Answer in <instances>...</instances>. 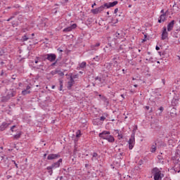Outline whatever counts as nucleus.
I'll return each instance as SVG.
<instances>
[{
  "mask_svg": "<svg viewBox=\"0 0 180 180\" xmlns=\"http://www.w3.org/2000/svg\"><path fill=\"white\" fill-rule=\"evenodd\" d=\"M98 136L100 139H103V140H107L109 143H115V137L110 135V131H103L98 134Z\"/></svg>",
  "mask_w": 180,
  "mask_h": 180,
  "instance_id": "nucleus-1",
  "label": "nucleus"
},
{
  "mask_svg": "<svg viewBox=\"0 0 180 180\" xmlns=\"http://www.w3.org/2000/svg\"><path fill=\"white\" fill-rule=\"evenodd\" d=\"M61 164H63L62 158L59 159L57 162L52 163L51 165L48 166L46 167L48 174L51 176L53 175V169H56V168H60V165H61Z\"/></svg>",
  "mask_w": 180,
  "mask_h": 180,
  "instance_id": "nucleus-2",
  "label": "nucleus"
},
{
  "mask_svg": "<svg viewBox=\"0 0 180 180\" xmlns=\"http://www.w3.org/2000/svg\"><path fill=\"white\" fill-rule=\"evenodd\" d=\"M152 174H153L154 180H161L164 178V174L161 173V171L158 167H154L152 169Z\"/></svg>",
  "mask_w": 180,
  "mask_h": 180,
  "instance_id": "nucleus-3",
  "label": "nucleus"
},
{
  "mask_svg": "<svg viewBox=\"0 0 180 180\" xmlns=\"http://www.w3.org/2000/svg\"><path fill=\"white\" fill-rule=\"evenodd\" d=\"M135 136L136 132H134V130H133L132 134L131 135V138L129 140V150H133V147H134V143H135Z\"/></svg>",
  "mask_w": 180,
  "mask_h": 180,
  "instance_id": "nucleus-4",
  "label": "nucleus"
},
{
  "mask_svg": "<svg viewBox=\"0 0 180 180\" xmlns=\"http://www.w3.org/2000/svg\"><path fill=\"white\" fill-rule=\"evenodd\" d=\"M105 8H106V6H105L104 4L97 8L91 9V13H94V15H98V13H101V12H103V11L105 10Z\"/></svg>",
  "mask_w": 180,
  "mask_h": 180,
  "instance_id": "nucleus-5",
  "label": "nucleus"
},
{
  "mask_svg": "<svg viewBox=\"0 0 180 180\" xmlns=\"http://www.w3.org/2000/svg\"><path fill=\"white\" fill-rule=\"evenodd\" d=\"M60 157H61V155H60V153H56V154L51 153L48 155L47 160L49 161H53V160H58Z\"/></svg>",
  "mask_w": 180,
  "mask_h": 180,
  "instance_id": "nucleus-6",
  "label": "nucleus"
},
{
  "mask_svg": "<svg viewBox=\"0 0 180 180\" xmlns=\"http://www.w3.org/2000/svg\"><path fill=\"white\" fill-rule=\"evenodd\" d=\"M1 164H3L4 168H8L9 167V159H8V157H1Z\"/></svg>",
  "mask_w": 180,
  "mask_h": 180,
  "instance_id": "nucleus-7",
  "label": "nucleus"
},
{
  "mask_svg": "<svg viewBox=\"0 0 180 180\" xmlns=\"http://www.w3.org/2000/svg\"><path fill=\"white\" fill-rule=\"evenodd\" d=\"M55 60H57V55H56V53H48V61H50V63H54Z\"/></svg>",
  "mask_w": 180,
  "mask_h": 180,
  "instance_id": "nucleus-8",
  "label": "nucleus"
},
{
  "mask_svg": "<svg viewBox=\"0 0 180 180\" xmlns=\"http://www.w3.org/2000/svg\"><path fill=\"white\" fill-rule=\"evenodd\" d=\"M119 4V1H115L113 2H110V3H105L104 4V6L107 8V9H109V8H113V6H116Z\"/></svg>",
  "mask_w": 180,
  "mask_h": 180,
  "instance_id": "nucleus-9",
  "label": "nucleus"
},
{
  "mask_svg": "<svg viewBox=\"0 0 180 180\" xmlns=\"http://www.w3.org/2000/svg\"><path fill=\"white\" fill-rule=\"evenodd\" d=\"M77 28V24H72L71 26L68 27L66 28H64L63 32L64 33H67L68 32H71L73 30V29H76Z\"/></svg>",
  "mask_w": 180,
  "mask_h": 180,
  "instance_id": "nucleus-10",
  "label": "nucleus"
},
{
  "mask_svg": "<svg viewBox=\"0 0 180 180\" xmlns=\"http://www.w3.org/2000/svg\"><path fill=\"white\" fill-rule=\"evenodd\" d=\"M162 32V40H167L168 39V32H167V27H163Z\"/></svg>",
  "mask_w": 180,
  "mask_h": 180,
  "instance_id": "nucleus-11",
  "label": "nucleus"
},
{
  "mask_svg": "<svg viewBox=\"0 0 180 180\" xmlns=\"http://www.w3.org/2000/svg\"><path fill=\"white\" fill-rule=\"evenodd\" d=\"M16 96V91H13V90H11L10 91L8 92L7 96L6 98V101H8V99H11V98H13V96Z\"/></svg>",
  "mask_w": 180,
  "mask_h": 180,
  "instance_id": "nucleus-12",
  "label": "nucleus"
},
{
  "mask_svg": "<svg viewBox=\"0 0 180 180\" xmlns=\"http://www.w3.org/2000/svg\"><path fill=\"white\" fill-rule=\"evenodd\" d=\"M174 25H175V20H172L168 25H167V32H171L174 29Z\"/></svg>",
  "mask_w": 180,
  "mask_h": 180,
  "instance_id": "nucleus-13",
  "label": "nucleus"
},
{
  "mask_svg": "<svg viewBox=\"0 0 180 180\" xmlns=\"http://www.w3.org/2000/svg\"><path fill=\"white\" fill-rule=\"evenodd\" d=\"M113 50V49L112 48V44H108V46H106L104 48V51L105 53H108V54L110 53V51Z\"/></svg>",
  "mask_w": 180,
  "mask_h": 180,
  "instance_id": "nucleus-14",
  "label": "nucleus"
},
{
  "mask_svg": "<svg viewBox=\"0 0 180 180\" xmlns=\"http://www.w3.org/2000/svg\"><path fill=\"white\" fill-rule=\"evenodd\" d=\"M75 84V81L72 79V76H70V81L68 82V89H71V88H72V85H74Z\"/></svg>",
  "mask_w": 180,
  "mask_h": 180,
  "instance_id": "nucleus-15",
  "label": "nucleus"
},
{
  "mask_svg": "<svg viewBox=\"0 0 180 180\" xmlns=\"http://www.w3.org/2000/svg\"><path fill=\"white\" fill-rule=\"evenodd\" d=\"M165 14H161L160 16L158 18V23H162L163 22H165L167 20Z\"/></svg>",
  "mask_w": 180,
  "mask_h": 180,
  "instance_id": "nucleus-16",
  "label": "nucleus"
},
{
  "mask_svg": "<svg viewBox=\"0 0 180 180\" xmlns=\"http://www.w3.org/2000/svg\"><path fill=\"white\" fill-rule=\"evenodd\" d=\"M10 124L11 123L3 122L1 125V131H4V130H5L6 129H8Z\"/></svg>",
  "mask_w": 180,
  "mask_h": 180,
  "instance_id": "nucleus-17",
  "label": "nucleus"
},
{
  "mask_svg": "<svg viewBox=\"0 0 180 180\" xmlns=\"http://www.w3.org/2000/svg\"><path fill=\"white\" fill-rule=\"evenodd\" d=\"M99 155L96 153V152H94L92 154L91 161H96L97 160H99Z\"/></svg>",
  "mask_w": 180,
  "mask_h": 180,
  "instance_id": "nucleus-18",
  "label": "nucleus"
},
{
  "mask_svg": "<svg viewBox=\"0 0 180 180\" xmlns=\"http://www.w3.org/2000/svg\"><path fill=\"white\" fill-rule=\"evenodd\" d=\"M95 81H99L100 84L102 85H105L106 84V82H105V79H102L101 77H96L94 78Z\"/></svg>",
  "mask_w": 180,
  "mask_h": 180,
  "instance_id": "nucleus-19",
  "label": "nucleus"
},
{
  "mask_svg": "<svg viewBox=\"0 0 180 180\" xmlns=\"http://www.w3.org/2000/svg\"><path fill=\"white\" fill-rule=\"evenodd\" d=\"M93 124L94 126H99V124H102V122H101L99 118H97L93 120Z\"/></svg>",
  "mask_w": 180,
  "mask_h": 180,
  "instance_id": "nucleus-20",
  "label": "nucleus"
},
{
  "mask_svg": "<svg viewBox=\"0 0 180 180\" xmlns=\"http://www.w3.org/2000/svg\"><path fill=\"white\" fill-rule=\"evenodd\" d=\"M101 100L103 102L105 103L106 106L109 105V100L108 98H106V96H102Z\"/></svg>",
  "mask_w": 180,
  "mask_h": 180,
  "instance_id": "nucleus-21",
  "label": "nucleus"
},
{
  "mask_svg": "<svg viewBox=\"0 0 180 180\" xmlns=\"http://www.w3.org/2000/svg\"><path fill=\"white\" fill-rule=\"evenodd\" d=\"M112 65H113V63H106L104 64V67L107 70H110V68H112Z\"/></svg>",
  "mask_w": 180,
  "mask_h": 180,
  "instance_id": "nucleus-22",
  "label": "nucleus"
},
{
  "mask_svg": "<svg viewBox=\"0 0 180 180\" xmlns=\"http://www.w3.org/2000/svg\"><path fill=\"white\" fill-rule=\"evenodd\" d=\"M79 68H85V67H86V62H82L79 64Z\"/></svg>",
  "mask_w": 180,
  "mask_h": 180,
  "instance_id": "nucleus-23",
  "label": "nucleus"
},
{
  "mask_svg": "<svg viewBox=\"0 0 180 180\" xmlns=\"http://www.w3.org/2000/svg\"><path fill=\"white\" fill-rule=\"evenodd\" d=\"M64 81H63V79H59V85H60V88H59V91H63V84Z\"/></svg>",
  "mask_w": 180,
  "mask_h": 180,
  "instance_id": "nucleus-24",
  "label": "nucleus"
},
{
  "mask_svg": "<svg viewBox=\"0 0 180 180\" xmlns=\"http://www.w3.org/2000/svg\"><path fill=\"white\" fill-rule=\"evenodd\" d=\"M56 74H58L60 77H64V72L61 70H56Z\"/></svg>",
  "mask_w": 180,
  "mask_h": 180,
  "instance_id": "nucleus-25",
  "label": "nucleus"
},
{
  "mask_svg": "<svg viewBox=\"0 0 180 180\" xmlns=\"http://www.w3.org/2000/svg\"><path fill=\"white\" fill-rule=\"evenodd\" d=\"M29 94H30V90L25 89V90H23L22 91V95H23L24 96H25V95H27Z\"/></svg>",
  "mask_w": 180,
  "mask_h": 180,
  "instance_id": "nucleus-26",
  "label": "nucleus"
},
{
  "mask_svg": "<svg viewBox=\"0 0 180 180\" xmlns=\"http://www.w3.org/2000/svg\"><path fill=\"white\" fill-rule=\"evenodd\" d=\"M41 57L43 61H46L47 57H48V53L43 54V55L41 56Z\"/></svg>",
  "mask_w": 180,
  "mask_h": 180,
  "instance_id": "nucleus-27",
  "label": "nucleus"
},
{
  "mask_svg": "<svg viewBox=\"0 0 180 180\" xmlns=\"http://www.w3.org/2000/svg\"><path fill=\"white\" fill-rule=\"evenodd\" d=\"M156 150H157V147L155 146V145H153V146H151L150 151H151L152 153H155Z\"/></svg>",
  "mask_w": 180,
  "mask_h": 180,
  "instance_id": "nucleus-28",
  "label": "nucleus"
},
{
  "mask_svg": "<svg viewBox=\"0 0 180 180\" xmlns=\"http://www.w3.org/2000/svg\"><path fill=\"white\" fill-rule=\"evenodd\" d=\"M28 39H29V37H27V35H24V36L22 37L21 40H22V41H27Z\"/></svg>",
  "mask_w": 180,
  "mask_h": 180,
  "instance_id": "nucleus-29",
  "label": "nucleus"
},
{
  "mask_svg": "<svg viewBox=\"0 0 180 180\" xmlns=\"http://www.w3.org/2000/svg\"><path fill=\"white\" fill-rule=\"evenodd\" d=\"M20 136H21V134L18 133V134L14 135L13 138L15 139L16 140H18V139H20Z\"/></svg>",
  "mask_w": 180,
  "mask_h": 180,
  "instance_id": "nucleus-30",
  "label": "nucleus"
},
{
  "mask_svg": "<svg viewBox=\"0 0 180 180\" xmlns=\"http://www.w3.org/2000/svg\"><path fill=\"white\" fill-rule=\"evenodd\" d=\"M60 60H61V57H59V58H56V59L54 60L53 63H54L56 65H57V64H58V61H60Z\"/></svg>",
  "mask_w": 180,
  "mask_h": 180,
  "instance_id": "nucleus-31",
  "label": "nucleus"
},
{
  "mask_svg": "<svg viewBox=\"0 0 180 180\" xmlns=\"http://www.w3.org/2000/svg\"><path fill=\"white\" fill-rule=\"evenodd\" d=\"M16 129H17L16 125H13V127H11V131H16Z\"/></svg>",
  "mask_w": 180,
  "mask_h": 180,
  "instance_id": "nucleus-32",
  "label": "nucleus"
},
{
  "mask_svg": "<svg viewBox=\"0 0 180 180\" xmlns=\"http://www.w3.org/2000/svg\"><path fill=\"white\" fill-rule=\"evenodd\" d=\"M94 60H95V61H101V56H96L94 58Z\"/></svg>",
  "mask_w": 180,
  "mask_h": 180,
  "instance_id": "nucleus-33",
  "label": "nucleus"
},
{
  "mask_svg": "<svg viewBox=\"0 0 180 180\" xmlns=\"http://www.w3.org/2000/svg\"><path fill=\"white\" fill-rule=\"evenodd\" d=\"M99 46H101V43L97 42L96 44L93 45L92 47L95 49V47H99Z\"/></svg>",
  "mask_w": 180,
  "mask_h": 180,
  "instance_id": "nucleus-34",
  "label": "nucleus"
},
{
  "mask_svg": "<svg viewBox=\"0 0 180 180\" xmlns=\"http://www.w3.org/2000/svg\"><path fill=\"white\" fill-rule=\"evenodd\" d=\"M114 36L116 37V39H120V34H119L118 32H115Z\"/></svg>",
  "mask_w": 180,
  "mask_h": 180,
  "instance_id": "nucleus-35",
  "label": "nucleus"
},
{
  "mask_svg": "<svg viewBox=\"0 0 180 180\" xmlns=\"http://www.w3.org/2000/svg\"><path fill=\"white\" fill-rule=\"evenodd\" d=\"M100 122H105V120H106V117H101L100 119H99Z\"/></svg>",
  "mask_w": 180,
  "mask_h": 180,
  "instance_id": "nucleus-36",
  "label": "nucleus"
},
{
  "mask_svg": "<svg viewBox=\"0 0 180 180\" xmlns=\"http://www.w3.org/2000/svg\"><path fill=\"white\" fill-rule=\"evenodd\" d=\"M159 110H160V112H159V115H161V113L164 112V107L162 106L160 107Z\"/></svg>",
  "mask_w": 180,
  "mask_h": 180,
  "instance_id": "nucleus-37",
  "label": "nucleus"
},
{
  "mask_svg": "<svg viewBox=\"0 0 180 180\" xmlns=\"http://www.w3.org/2000/svg\"><path fill=\"white\" fill-rule=\"evenodd\" d=\"M176 156L180 157V150H179L178 149H176Z\"/></svg>",
  "mask_w": 180,
  "mask_h": 180,
  "instance_id": "nucleus-38",
  "label": "nucleus"
},
{
  "mask_svg": "<svg viewBox=\"0 0 180 180\" xmlns=\"http://www.w3.org/2000/svg\"><path fill=\"white\" fill-rule=\"evenodd\" d=\"M116 60H119V56H115L112 58V61H116Z\"/></svg>",
  "mask_w": 180,
  "mask_h": 180,
  "instance_id": "nucleus-39",
  "label": "nucleus"
},
{
  "mask_svg": "<svg viewBox=\"0 0 180 180\" xmlns=\"http://www.w3.org/2000/svg\"><path fill=\"white\" fill-rule=\"evenodd\" d=\"M57 50H58V51H59L60 53V57L61 58V56H63V53H63V50L61 49H60V48H58Z\"/></svg>",
  "mask_w": 180,
  "mask_h": 180,
  "instance_id": "nucleus-40",
  "label": "nucleus"
},
{
  "mask_svg": "<svg viewBox=\"0 0 180 180\" xmlns=\"http://www.w3.org/2000/svg\"><path fill=\"white\" fill-rule=\"evenodd\" d=\"M138 165H139V167L141 166V165H143V160H140L139 161Z\"/></svg>",
  "mask_w": 180,
  "mask_h": 180,
  "instance_id": "nucleus-41",
  "label": "nucleus"
},
{
  "mask_svg": "<svg viewBox=\"0 0 180 180\" xmlns=\"http://www.w3.org/2000/svg\"><path fill=\"white\" fill-rule=\"evenodd\" d=\"M148 61H149V63H154V58H153V57H150V58L148 59Z\"/></svg>",
  "mask_w": 180,
  "mask_h": 180,
  "instance_id": "nucleus-42",
  "label": "nucleus"
},
{
  "mask_svg": "<svg viewBox=\"0 0 180 180\" xmlns=\"http://www.w3.org/2000/svg\"><path fill=\"white\" fill-rule=\"evenodd\" d=\"M12 162L14 163L15 166L16 167V168H19V167L18 166L17 162L15 160H12Z\"/></svg>",
  "mask_w": 180,
  "mask_h": 180,
  "instance_id": "nucleus-43",
  "label": "nucleus"
},
{
  "mask_svg": "<svg viewBox=\"0 0 180 180\" xmlns=\"http://www.w3.org/2000/svg\"><path fill=\"white\" fill-rule=\"evenodd\" d=\"M72 79H75V78H78V75H74L72 76Z\"/></svg>",
  "mask_w": 180,
  "mask_h": 180,
  "instance_id": "nucleus-44",
  "label": "nucleus"
},
{
  "mask_svg": "<svg viewBox=\"0 0 180 180\" xmlns=\"http://www.w3.org/2000/svg\"><path fill=\"white\" fill-rule=\"evenodd\" d=\"M160 13H162V15L165 14L167 16V13L164 11V9L161 10Z\"/></svg>",
  "mask_w": 180,
  "mask_h": 180,
  "instance_id": "nucleus-45",
  "label": "nucleus"
},
{
  "mask_svg": "<svg viewBox=\"0 0 180 180\" xmlns=\"http://www.w3.org/2000/svg\"><path fill=\"white\" fill-rule=\"evenodd\" d=\"M118 139H119V140H121V139H123V135L118 134Z\"/></svg>",
  "mask_w": 180,
  "mask_h": 180,
  "instance_id": "nucleus-46",
  "label": "nucleus"
},
{
  "mask_svg": "<svg viewBox=\"0 0 180 180\" xmlns=\"http://www.w3.org/2000/svg\"><path fill=\"white\" fill-rule=\"evenodd\" d=\"M8 82H9V80H8V79L2 81L3 84H8Z\"/></svg>",
  "mask_w": 180,
  "mask_h": 180,
  "instance_id": "nucleus-47",
  "label": "nucleus"
},
{
  "mask_svg": "<svg viewBox=\"0 0 180 180\" xmlns=\"http://www.w3.org/2000/svg\"><path fill=\"white\" fill-rule=\"evenodd\" d=\"M117 12H119V8H115L114 11V13H117Z\"/></svg>",
  "mask_w": 180,
  "mask_h": 180,
  "instance_id": "nucleus-48",
  "label": "nucleus"
},
{
  "mask_svg": "<svg viewBox=\"0 0 180 180\" xmlns=\"http://www.w3.org/2000/svg\"><path fill=\"white\" fill-rule=\"evenodd\" d=\"M29 89H30V86L28 85V86H27L25 90H26V91H29Z\"/></svg>",
  "mask_w": 180,
  "mask_h": 180,
  "instance_id": "nucleus-49",
  "label": "nucleus"
},
{
  "mask_svg": "<svg viewBox=\"0 0 180 180\" xmlns=\"http://www.w3.org/2000/svg\"><path fill=\"white\" fill-rule=\"evenodd\" d=\"M39 63V58L37 57V60H35V64H37Z\"/></svg>",
  "mask_w": 180,
  "mask_h": 180,
  "instance_id": "nucleus-50",
  "label": "nucleus"
},
{
  "mask_svg": "<svg viewBox=\"0 0 180 180\" xmlns=\"http://www.w3.org/2000/svg\"><path fill=\"white\" fill-rule=\"evenodd\" d=\"M12 19H13V17H11L10 18H8V19L7 20V22H9L10 20H12Z\"/></svg>",
  "mask_w": 180,
  "mask_h": 180,
  "instance_id": "nucleus-51",
  "label": "nucleus"
},
{
  "mask_svg": "<svg viewBox=\"0 0 180 180\" xmlns=\"http://www.w3.org/2000/svg\"><path fill=\"white\" fill-rule=\"evenodd\" d=\"M155 50H157V51H158V50H160V46H156V47H155Z\"/></svg>",
  "mask_w": 180,
  "mask_h": 180,
  "instance_id": "nucleus-52",
  "label": "nucleus"
},
{
  "mask_svg": "<svg viewBox=\"0 0 180 180\" xmlns=\"http://www.w3.org/2000/svg\"><path fill=\"white\" fill-rule=\"evenodd\" d=\"M120 155H121V157H122V155H124V153L123 152L120 153Z\"/></svg>",
  "mask_w": 180,
  "mask_h": 180,
  "instance_id": "nucleus-53",
  "label": "nucleus"
},
{
  "mask_svg": "<svg viewBox=\"0 0 180 180\" xmlns=\"http://www.w3.org/2000/svg\"><path fill=\"white\" fill-rule=\"evenodd\" d=\"M94 6H96V3H94V4L91 6V8H94Z\"/></svg>",
  "mask_w": 180,
  "mask_h": 180,
  "instance_id": "nucleus-54",
  "label": "nucleus"
},
{
  "mask_svg": "<svg viewBox=\"0 0 180 180\" xmlns=\"http://www.w3.org/2000/svg\"><path fill=\"white\" fill-rule=\"evenodd\" d=\"M55 65H56V63H51V67H54Z\"/></svg>",
  "mask_w": 180,
  "mask_h": 180,
  "instance_id": "nucleus-55",
  "label": "nucleus"
},
{
  "mask_svg": "<svg viewBox=\"0 0 180 180\" xmlns=\"http://www.w3.org/2000/svg\"><path fill=\"white\" fill-rule=\"evenodd\" d=\"M88 167H89V164H86L85 165V168H88Z\"/></svg>",
  "mask_w": 180,
  "mask_h": 180,
  "instance_id": "nucleus-56",
  "label": "nucleus"
},
{
  "mask_svg": "<svg viewBox=\"0 0 180 180\" xmlns=\"http://www.w3.org/2000/svg\"><path fill=\"white\" fill-rule=\"evenodd\" d=\"M146 109L148 110L150 109V106H146Z\"/></svg>",
  "mask_w": 180,
  "mask_h": 180,
  "instance_id": "nucleus-57",
  "label": "nucleus"
},
{
  "mask_svg": "<svg viewBox=\"0 0 180 180\" xmlns=\"http://www.w3.org/2000/svg\"><path fill=\"white\" fill-rule=\"evenodd\" d=\"M125 70L124 69H122V72H123V74H126V72H125Z\"/></svg>",
  "mask_w": 180,
  "mask_h": 180,
  "instance_id": "nucleus-58",
  "label": "nucleus"
},
{
  "mask_svg": "<svg viewBox=\"0 0 180 180\" xmlns=\"http://www.w3.org/2000/svg\"><path fill=\"white\" fill-rule=\"evenodd\" d=\"M98 96L101 98V99H102V96H102L101 94H99Z\"/></svg>",
  "mask_w": 180,
  "mask_h": 180,
  "instance_id": "nucleus-59",
  "label": "nucleus"
},
{
  "mask_svg": "<svg viewBox=\"0 0 180 180\" xmlns=\"http://www.w3.org/2000/svg\"><path fill=\"white\" fill-rule=\"evenodd\" d=\"M177 150H179L180 151V145L178 146Z\"/></svg>",
  "mask_w": 180,
  "mask_h": 180,
  "instance_id": "nucleus-60",
  "label": "nucleus"
},
{
  "mask_svg": "<svg viewBox=\"0 0 180 180\" xmlns=\"http://www.w3.org/2000/svg\"><path fill=\"white\" fill-rule=\"evenodd\" d=\"M45 157H47V153L44 154V158H45Z\"/></svg>",
  "mask_w": 180,
  "mask_h": 180,
  "instance_id": "nucleus-61",
  "label": "nucleus"
},
{
  "mask_svg": "<svg viewBox=\"0 0 180 180\" xmlns=\"http://www.w3.org/2000/svg\"><path fill=\"white\" fill-rule=\"evenodd\" d=\"M134 88H137V86H139V85L134 84Z\"/></svg>",
  "mask_w": 180,
  "mask_h": 180,
  "instance_id": "nucleus-62",
  "label": "nucleus"
},
{
  "mask_svg": "<svg viewBox=\"0 0 180 180\" xmlns=\"http://www.w3.org/2000/svg\"><path fill=\"white\" fill-rule=\"evenodd\" d=\"M76 137H79V134L77 133V134H76Z\"/></svg>",
  "mask_w": 180,
  "mask_h": 180,
  "instance_id": "nucleus-63",
  "label": "nucleus"
},
{
  "mask_svg": "<svg viewBox=\"0 0 180 180\" xmlns=\"http://www.w3.org/2000/svg\"><path fill=\"white\" fill-rule=\"evenodd\" d=\"M59 179H60V180L63 179V176H60V177H59Z\"/></svg>",
  "mask_w": 180,
  "mask_h": 180,
  "instance_id": "nucleus-64",
  "label": "nucleus"
}]
</instances>
